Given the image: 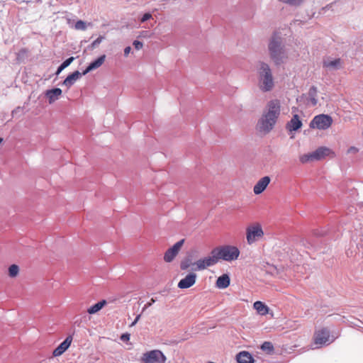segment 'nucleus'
I'll list each match as a JSON object with an SVG mask.
<instances>
[{
  "label": "nucleus",
  "mask_w": 363,
  "mask_h": 363,
  "mask_svg": "<svg viewBox=\"0 0 363 363\" xmlns=\"http://www.w3.org/2000/svg\"><path fill=\"white\" fill-rule=\"evenodd\" d=\"M271 59L276 65H280L286 57L283 44V38L280 32H275L268 45Z\"/></svg>",
  "instance_id": "obj_3"
},
{
  "label": "nucleus",
  "mask_w": 363,
  "mask_h": 363,
  "mask_svg": "<svg viewBox=\"0 0 363 363\" xmlns=\"http://www.w3.org/2000/svg\"><path fill=\"white\" fill-rule=\"evenodd\" d=\"M213 253L216 255L218 259H223L227 262L236 260L240 255L239 249L233 245H224L214 248Z\"/></svg>",
  "instance_id": "obj_4"
},
{
  "label": "nucleus",
  "mask_w": 363,
  "mask_h": 363,
  "mask_svg": "<svg viewBox=\"0 0 363 363\" xmlns=\"http://www.w3.org/2000/svg\"><path fill=\"white\" fill-rule=\"evenodd\" d=\"M121 340L123 342L128 341L130 340V334L125 333L121 336Z\"/></svg>",
  "instance_id": "obj_36"
},
{
  "label": "nucleus",
  "mask_w": 363,
  "mask_h": 363,
  "mask_svg": "<svg viewBox=\"0 0 363 363\" xmlns=\"http://www.w3.org/2000/svg\"><path fill=\"white\" fill-rule=\"evenodd\" d=\"M107 302L106 300H102L91 306L87 309V313L90 315L95 314L101 311L106 305Z\"/></svg>",
  "instance_id": "obj_23"
},
{
  "label": "nucleus",
  "mask_w": 363,
  "mask_h": 363,
  "mask_svg": "<svg viewBox=\"0 0 363 363\" xmlns=\"http://www.w3.org/2000/svg\"><path fill=\"white\" fill-rule=\"evenodd\" d=\"M261 348L262 350L264 351H267V352H272L274 350V347L272 345V344L270 342H264L262 346H261Z\"/></svg>",
  "instance_id": "obj_28"
},
{
  "label": "nucleus",
  "mask_w": 363,
  "mask_h": 363,
  "mask_svg": "<svg viewBox=\"0 0 363 363\" xmlns=\"http://www.w3.org/2000/svg\"><path fill=\"white\" fill-rule=\"evenodd\" d=\"M191 266L194 267L189 256L184 257L180 262V269L182 270H187Z\"/></svg>",
  "instance_id": "obj_25"
},
{
  "label": "nucleus",
  "mask_w": 363,
  "mask_h": 363,
  "mask_svg": "<svg viewBox=\"0 0 363 363\" xmlns=\"http://www.w3.org/2000/svg\"><path fill=\"white\" fill-rule=\"evenodd\" d=\"M82 73L79 71H75L72 74H69L66 79L64 80L62 84L67 87V89L70 88L75 82L77 81L82 76Z\"/></svg>",
  "instance_id": "obj_15"
},
{
  "label": "nucleus",
  "mask_w": 363,
  "mask_h": 363,
  "mask_svg": "<svg viewBox=\"0 0 363 363\" xmlns=\"http://www.w3.org/2000/svg\"><path fill=\"white\" fill-rule=\"evenodd\" d=\"M62 94V90L60 88H55L48 90L45 93L46 96L48 98L50 104L55 101Z\"/></svg>",
  "instance_id": "obj_19"
},
{
  "label": "nucleus",
  "mask_w": 363,
  "mask_h": 363,
  "mask_svg": "<svg viewBox=\"0 0 363 363\" xmlns=\"http://www.w3.org/2000/svg\"><path fill=\"white\" fill-rule=\"evenodd\" d=\"M317 93H318V90H317V88L314 86H311L309 90H308V102L312 105V106H315L318 103V100H317Z\"/></svg>",
  "instance_id": "obj_24"
},
{
  "label": "nucleus",
  "mask_w": 363,
  "mask_h": 363,
  "mask_svg": "<svg viewBox=\"0 0 363 363\" xmlns=\"http://www.w3.org/2000/svg\"><path fill=\"white\" fill-rule=\"evenodd\" d=\"M184 242V240H181L176 242L172 247L169 248L164 253V260L166 262H171L178 255Z\"/></svg>",
  "instance_id": "obj_10"
},
{
  "label": "nucleus",
  "mask_w": 363,
  "mask_h": 363,
  "mask_svg": "<svg viewBox=\"0 0 363 363\" xmlns=\"http://www.w3.org/2000/svg\"><path fill=\"white\" fill-rule=\"evenodd\" d=\"M299 160L302 164H306L315 161L313 152L301 155L299 157Z\"/></svg>",
  "instance_id": "obj_26"
},
{
  "label": "nucleus",
  "mask_w": 363,
  "mask_h": 363,
  "mask_svg": "<svg viewBox=\"0 0 363 363\" xmlns=\"http://www.w3.org/2000/svg\"><path fill=\"white\" fill-rule=\"evenodd\" d=\"M104 39V36H99L95 40H94V42L92 43V46L93 47H96L98 45H99L101 43V41Z\"/></svg>",
  "instance_id": "obj_33"
},
{
  "label": "nucleus",
  "mask_w": 363,
  "mask_h": 363,
  "mask_svg": "<svg viewBox=\"0 0 363 363\" xmlns=\"http://www.w3.org/2000/svg\"><path fill=\"white\" fill-rule=\"evenodd\" d=\"M74 60V57H69L68 59H67L66 60H65L62 64L61 65L65 67V69L68 67Z\"/></svg>",
  "instance_id": "obj_31"
},
{
  "label": "nucleus",
  "mask_w": 363,
  "mask_h": 363,
  "mask_svg": "<svg viewBox=\"0 0 363 363\" xmlns=\"http://www.w3.org/2000/svg\"><path fill=\"white\" fill-rule=\"evenodd\" d=\"M106 55H103L99 58L91 62L86 69L82 72V74H86L89 72L96 69L101 67L105 61Z\"/></svg>",
  "instance_id": "obj_17"
},
{
  "label": "nucleus",
  "mask_w": 363,
  "mask_h": 363,
  "mask_svg": "<svg viewBox=\"0 0 363 363\" xmlns=\"http://www.w3.org/2000/svg\"><path fill=\"white\" fill-rule=\"evenodd\" d=\"M133 44L136 50H140L143 48V43L138 40H135Z\"/></svg>",
  "instance_id": "obj_34"
},
{
  "label": "nucleus",
  "mask_w": 363,
  "mask_h": 363,
  "mask_svg": "<svg viewBox=\"0 0 363 363\" xmlns=\"http://www.w3.org/2000/svg\"><path fill=\"white\" fill-rule=\"evenodd\" d=\"M142 363H166L167 357L159 350L145 352L141 357Z\"/></svg>",
  "instance_id": "obj_7"
},
{
  "label": "nucleus",
  "mask_w": 363,
  "mask_h": 363,
  "mask_svg": "<svg viewBox=\"0 0 363 363\" xmlns=\"http://www.w3.org/2000/svg\"><path fill=\"white\" fill-rule=\"evenodd\" d=\"M323 67L329 70H337L342 67V60L340 58H327L323 60Z\"/></svg>",
  "instance_id": "obj_13"
},
{
  "label": "nucleus",
  "mask_w": 363,
  "mask_h": 363,
  "mask_svg": "<svg viewBox=\"0 0 363 363\" xmlns=\"http://www.w3.org/2000/svg\"><path fill=\"white\" fill-rule=\"evenodd\" d=\"M140 317H141V315H138L136 316V318H135L134 321L130 324V327H133V326L135 325V324H136V323L138 322V320H140Z\"/></svg>",
  "instance_id": "obj_38"
},
{
  "label": "nucleus",
  "mask_w": 363,
  "mask_h": 363,
  "mask_svg": "<svg viewBox=\"0 0 363 363\" xmlns=\"http://www.w3.org/2000/svg\"><path fill=\"white\" fill-rule=\"evenodd\" d=\"M270 181L271 179L268 176L261 178L254 186L253 191L255 194L258 195L262 193L270 183Z\"/></svg>",
  "instance_id": "obj_12"
},
{
  "label": "nucleus",
  "mask_w": 363,
  "mask_h": 363,
  "mask_svg": "<svg viewBox=\"0 0 363 363\" xmlns=\"http://www.w3.org/2000/svg\"><path fill=\"white\" fill-rule=\"evenodd\" d=\"M256 70L259 89L263 92L272 91L274 86V80L269 65L264 62H259Z\"/></svg>",
  "instance_id": "obj_2"
},
{
  "label": "nucleus",
  "mask_w": 363,
  "mask_h": 363,
  "mask_svg": "<svg viewBox=\"0 0 363 363\" xmlns=\"http://www.w3.org/2000/svg\"><path fill=\"white\" fill-rule=\"evenodd\" d=\"M313 343L319 347L329 345L334 341L330 337V332L327 328H320L315 330L313 336Z\"/></svg>",
  "instance_id": "obj_6"
},
{
  "label": "nucleus",
  "mask_w": 363,
  "mask_h": 363,
  "mask_svg": "<svg viewBox=\"0 0 363 363\" xmlns=\"http://www.w3.org/2000/svg\"><path fill=\"white\" fill-rule=\"evenodd\" d=\"M281 1L284 3L291 4V5H295V6L299 5L303 1V0H281Z\"/></svg>",
  "instance_id": "obj_30"
},
{
  "label": "nucleus",
  "mask_w": 363,
  "mask_h": 363,
  "mask_svg": "<svg viewBox=\"0 0 363 363\" xmlns=\"http://www.w3.org/2000/svg\"><path fill=\"white\" fill-rule=\"evenodd\" d=\"M253 307L261 315H267L269 313V307L262 301H257L255 302Z\"/></svg>",
  "instance_id": "obj_22"
},
{
  "label": "nucleus",
  "mask_w": 363,
  "mask_h": 363,
  "mask_svg": "<svg viewBox=\"0 0 363 363\" xmlns=\"http://www.w3.org/2000/svg\"><path fill=\"white\" fill-rule=\"evenodd\" d=\"M196 274L194 272H191L179 281L177 286L182 289H189L194 285L196 281Z\"/></svg>",
  "instance_id": "obj_11"
},
{
  "label": "nucleus",
  "mask_w": 363,
  "mask_h": 363,
  "mask_svg": "<svg viewBox=\"0 0 363 363\" xmlns=\"http://www.w3.org/2000/svg\"><path fill=\"white\" fill-rule=\"evenodd\" d=\"M230 279L229 276L224 274L218 278L216 285L218 289H225L230 285Z\"/></svg>",
  "instance_id": "obj_21"
},
{
  "label": "nucleus",
  "mask_w": 363,
  "mask_h": 363,
  "mask_svg": "<svg viewBox=\"0 0 363 363\" xmlns=\"http://www.w3.org/2000/svg\"><path fill=\"white\" fill-rule=\"evenodd\" d=\"M281 113V102L279 99L269 100L258 120L257 128L259 132L267 134L274 127Z\"/></svg>",
  "instance_id": "obj_1"
},
{
  "label": "nucleus",
  "mask_w": 363,
  "mask_h": 363,
  "mask_svg": "<svg viewBox=\"0 0 363 363\" xmlns=\"http://www.w3.org/2000/svg\"><path fill=\"white\" fill-rule=\"evenodd\" d=\"M315 161L321 160L325 157L333 154V152L326 147H320L313 152Z\"/></svg>",
  "instance_id": "obj_16"
},
{
  "label": "nucleus",
  "mask_w": 363,
  "mask_h": 363,
  "mask_svg": "<svg viewBox=\"0 0 363 363\" xmlns=\"http://www.w3.org/2000/svg\"><path fill=\"white\" fill-rule=\"evenodd\" d=\"M3 141V139L1 138H0V144L2 143Z\"/></svg>",
  "instance_id": "obj_42"
},
{
  "label": "nucleus",
  "mask_w": 363,
  "mask_h": 363,
  "mask_svg": "<svg viewBox=\"0 0 363 363\" xmlns=\"http://www.w3.org/2000/svg\"><path fill=\"white\" fill-rule=\"evenodd\" d=\"M152 18V15L150 13H145L140 18L142 23L149 21Z\"/></svg>",
  "instance_id": "obj_32"
},
{
  "label": "nucleus",
  "mask_w": 363,
  "mask_h": 363,
  "mask_svg": "<svg viewBox=\"0 0 363 363\" xmlns=\"http://www.w3.org/2000/svg\"><path fill=\"white\" fill-rule=\"evenodd\" d=\"M74 28L79 30V29H85L86 28V24H74Z\"/></svg>",
  "instance_id": "obj_37"
},
{
  "label": "nucleus",
  "mask_w": 363,
  "mask_h": 363,
  "mask_svg": "<svg viewBox=\"0 0 363 363\" xmlns=\"http://www.w3.org/2000/svg\"><path fill=\"white\" fill-rule=\"evenodd\" d=\"M9 276L11 277V278H14V277H16L19 273V267L16 264H11L9 267Z\"/></svg>",
  "instance_id": "obj_27"
},
{
  "label": "nucleus",
  "mask_w": 363,
  "mask_h": 363,
  "mask_svg": "<svg viewBox=\"0 0 363 363\" xmlns=\"http://www.w3.org/2000/svg\"><path fill=\"white\" fill-rule=\"evenodd\" d=\"M130 50H131V48L130 47H129V46L126 47L125 48V50H124V55H125V56H128V54L130 53Z\"/></svg>",
  "instance_id": "obj_39"
},
{
  "label": "nucleus",
  "mask_w": 363,
  "mask_h": 363,
  "mask_svg": "<svg viewBox=\"0 0 363 363\" xmlns=\"http://www.w3.org/2000/svg\"><path fill=\"white\" fill-rule=\"evenodd\" d=\"M155 302V299L152 298L150 301L147 303L145 306L143 308V311H145L147 308H149L153 303Z\"/></svg>",
  "instance_id": "obj_35"
},
{
  "label": "nucleus",
  "mask_w": 363,
  "mask_h": 363,
  "mask_svg": "<svg viewBox=\"0 0 363 363\" xmlns=\"http://www.w3.org/2000/svg\"><path fill=\"white\" fill-rule=\"evenodd\" d=\"M288 128L290 131H295L299 129L302 125V122L299 119V117L297 114L293 116L292 118L288 123Z\"/></svg>",
  "instance_id": "obj_20"
},
{
  "label": "nucleus",
  "mask_w": 363,
  "mask_h": 363,
  "mask_svg": "<svg viewBox=\"0 0 363 363\" xmlns=\"http://www.w3.org/2000/svg\"><path fill=\"white\" fill-rule=\"evenodd\" d=\"M65 69V67H63L61 65L60 66L57 68V70L56 72V75H58L63 69Z\"/></svg>",
  "instance_id": "obj_40"
},
{
  "label": "nucleus",
  "mask_w": 363,
  "mask_h": 363,
  "mask_svg": "<svg viewBox=\"0 0 363 363\" xmlns=\"http://www.w3.org/2000/svg\"><path fill=\"white\" fill-rule=\"evenodd\" d=\"M77 23H84V22L82 21L79 20Z\"/></svg>",
  "instance_id": "obj_41"
},
{
  "label": "nucleus",
  "mask_w": 363,
  "mask_h": 363,
  "mask_svg": "<svg viewBox=\"0 0 363 363\" xmlns=\"http://www.w3.org/2000/svg\"><path fill=\"white\" fill-rule=\"evenodd\" d=\"M218 262V257L216 255L213 253L212 250L209 256L199 259L196 262H194V267L192 269L195 271H201L208 267L215 265Z\"/></svg>",
  "instance_id": "obj_9"
},
{
  "label": "nucleus",
  "mask_w": 363,
  "mask_h": 363,
  "mask_svg": "<svg viewBox=\"0 0 363 363\" xmlns=\"http://www.w3.org/2000/svg\"><path fill=\"white\" fill-rule=\"evenodd\" d=\"M264 231L259 223H254L246 228V240L248 245H252L264 236Z\"/></svg>",
  "instance_id": "obj_5"
},
{
  "label": "nucleus",
  "mask_w": 363,
  "mask_h": 363,
  "mask_svg": "<svg viewBox=\"0 0 363 363\" xmlns=\"http://www.w3.org/2000/svg\"><path fill=\"white\" fill-rule=\"evenodd\" d=\"M72 341V336H68L66 339L55 348L52 352L54 357H58L62 354L70 346Z\"/></svg>",
  "instance_id": "obj_14"
},
{
  "label": "nucleus",
  "mask_w": 363,
  "mask_h": 363,
  "mask_svg": "<svg viewBox=\"0 0 363 363\" xmlns=\"http://www.w3.org/2000/svg\"><path fill=\"white\" fill-rule=\"evenodd\" d=\"M333 123L332 118L328 115L320 114L313 118L310 123L312 128H318L319 130L328 129Z\"/></svg>",
  "instance_id": "obj_8"
},
{
  "label": "nucleus",
  "mask_w": 363,
  "mask_h": 363,
  "mask_svg": "<svg viewBox=\"0 0 363 363\" xmlns=\"http://www.w3.org/2000/svg\"><path fill=\"white\" fill-rule=\"evenodd\" d=\"M236 359L238 363H254V359L251 354L246 351L239 352L236 355Z\"/></svg>",
  "instance_id": "obj_18"
},
{
  "label": "nucleus",
  "mask_w": 363,
  "mask_h": 363,
  "mask_svg": "<svg viewBox=\"0 0 363 363\" xmlns=\"http://www.w3.org/2000/svg\"><path fill=\"white\" fill-rule=\"evenodd\" d=\"M61 16H57V19L65 21L67 23H69L71 21V18H69V15L67 12H62L60 13Z\"/></svg>",
  "instance_id": "obj_29"
}]
</instances>
